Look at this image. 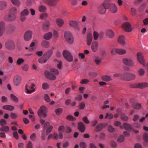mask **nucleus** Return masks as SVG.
Returning a JSON list of instances; mask_svg holds the SVG:
<instances>
[{"label":"nucleus","instance_id":"nucleus-1","mask_svg":"<svg viewBox=\"0 0 148 148\" xmlns=\"http://www.w3.org/2000/svg\"><path fill=\"white\" fill-rule=\"evenodd\" d=\"M59 73L57 69L53 68L50 69V72L45 71V75L47 78L51 80H54L56 78V75H58Z\"/></svg>","mask_w":148,"mask_h":148},{"label":"nucleus","instance_id":"nucleus-2","mask_svg":"<svg viewBox=\"0 0 148 148\" xmlns=\"http://www.w3.org/2000/svg\"><path fill=\"white\" fill-rule=\"evenodd\" d=\"M136 77V76L135 74L126 72L123 73L122 79L125 81H130L135 79Z\"/></svg>","mask_w":148,"mask_h":148},{"label":"nucleus","instance_id":"nucleus-3","mask_svg":"<svg viewBox=\"0 0 148 148\" xmlns=\"http://www.w3.org/2000/svg\"><path fill=\"white\" fill-rule=\"evenodd\" d=\"M27 92L28 94H31L35 92L37 89L35 85L31 81H29L25 86Z\"/></svg>","mask_w":148,"mask_h":148},{"label":"nucleus","instance_id":"nucleus-4","mask_svg":"<svg viewBox=\"0 0 148 148\" xmlns=\"http://www.w3.org/2000/svg\"><path fill=\"white\" fill-rule=\"evenodd\" d=\"M64 37L66 41L69 44H71L74 42V38L71 33L68 31L65 32L64 34Z\"/></svg>","mask_w":148,"mask_h":148},{"label":"nucleus","instance_id":"nucleus-5","mask_svg":"<svg viewBox=\"0 0 148 148\" xmlns=\"http://www.w3.org/2000/svg\"><path fill=\"white\" fill-rule=\"evenodd\" d=\"M63 54L65 59L69 62H71L73 61V57L71 53L67 50H64L63 52Z\"/></svg>","mask_w":148,"mask_h":148},{"label":"nucleus","instance_id":"nucleus-6","mask_svg":"<svg viewBox=\"0 0 148 148\" xmlns=\"http://www.w3.org/2000/svg\"><path fill=\"white\" fill-rule=\"evenodd\" d=\"M47 112V108L44 106H42L39 110L38 114L40 117H45L47 116L46 113Z\"/></svg>","mask_w":148,"mask_h":148},{"label":"nucleus","instance_id":"nucleus-7","mask_svg":"<svg viewBox=\"0 0 148 148\" xmlns=\"http://www.w3.org/2000/svg\"><path fill=\"white\" fill-rule=\"evenodd\" d=\"M126 50L121 48H114L112 49L111 51V54L112 55H114L116 53L120 55H123L126 53Z\"/></svg>","mask_w":148,"mask_h":148},{"label":"nucleus","instance_id":"nucleus-8","mask_svg":"<svg viewBox=\"0 0 148 148\" xmlns=\"http://www.w3.org/2000/svg\"><path fill=\"white\" fill-rule=\"evenodd\" d=\"M137 56L139 62L144 66H145V61L142 53L139 52H138L137 53Z\"/></svg>","mask_w":148,"mask_h":148},{"label":"nucleus","instance_id":"nucleus-9","mask_svg":"<svg viewBox=\"0 0 148 148\" xmlns=\"http://www.w3.org/2000/svg\"><path fill=\"white\" fill-rule=\"evenodd\" d=\"M123 61L125 64L131 67H133L135 65V63L130 58H124L123 59Z\"/></svg>","mask_w":148,"mask_h":148},{"label":"nucleus","instance_id":"nucleus-10","mask_svg":"<svg viewBox=\"0 0 148 148\" xmlns=\"http://www.w3.org/2000/svg\"><path fill=\"white\" fill-rule=\"evenodd\" d=\"M123 27L124 30L127 32H131L132 29L130 24L128 22L124 23Z\"/></svg>","mask_w":148,"mask_h":148},{"label":"nucleus","instance_id":"nucleus-11","mask_svg":"<svg viewBox=\"0 0 148 148\" xmlns=\"http://www.w3.org/2000/svg\"><path fill=\"white\" fill-rule=\"evenodd\" d=\"M47 128L46 131V135H47L49 134L51 131L53 127L51 125H49V123L48 122H46L44 126V130H45V129Z\"/></svg>","mask_w":148,"mask_h":148},{"label":"nucleus","instance_id":"nucleus-12","mask_svg":"<svg viewBox=\"0 0 148 148\" xmlns=\"http://www.w3.org/2000/svg\"><path fill=\"white\" fill-rule=\"evenodd\" d=\"M32 36V32L29 30L27 31L24 34V40L26 41H29L31 38Z\"/></svg>","mask_w":148,"mask_h":148},{"label":"nucleus","instance_id":"nucleus-13","mask_svg":"<svg viewBox=\"0 0 148 148\" xmlns=\"http://www.w3.org/2000/svg\"><path fill=\"white\" fill-rule=\"evenodd\" d=\"M21 77L18 75H15L14 79V82L15 86H18L20 84L21 81Z\"/></svg>","mask_w":148,"mask_h":148},{"label":"nucleus","instance_id":"nucleus-14","mask_svg":"<svg viewBox=\"0 0 148 148\" xmlns=\"http://www.w3.org/2000/svg\"><path fill=\"white\" fill-rule=\"evenodd\" d=\"M78 129L81 133L84 132L86 129V127L84 124L82 122H79L78 124Z\"/></svg>","mask_w":148,"mask_h":148},{"label":"nucleus","instance_id":"nucleus-15","mask_svg":"<svg viewBox=\"0 0 148 148\" xmlns=\"http://www.w3.org/2000/svg\"><path fill=\"white\" fill-rule=\"evenodd\" d=\"M118 42L123 46L125 45V37L123 35L119 36L118 38Z\"/></svg>","mask_w":148,"mask_h":148},{"label":"nucleus","instance_id":"nucleus-16","mask_svg":"<svg viewBox=\"0 0 148 148\" xmlns=\"http://www.w3.org/2000/svg\"><path fill=\"white\" fill-rule=\"evenodd\" d=\"M38 44V41L37 40H35L32 42L30 45V47L28 49V51H33L36 49L35 47Z\"/></svg>","mask_w":148,"mask_h":148},{"label":"nucleus","instance_id":"nucleus-17","mask_svg":"<svg viewBox=\"0 0 148 148\" xmlns=\"http://www.w3.org/2000/svg\"><path fill=\"white\" fill-rule=\"evenodd\" d=\"M56 23L59 27H62L64 24V20L60 18H58L56 20Z\"/></svg>","mask_w":148,"mask_h":148},{"label":"nucleus","instance_id":"nucleus-18","mask_svg":"<svg viewBox=\"0 0 148 148\" xmlns=\"http://www.w3.org/2000/svg\"><path fill=\"white\" fill-rule=\"evenodd\" d=\"M106 35L108 37L111 38L114 37V34L113 31L112 30L108 29L106 32Z\"/></svg>","mask_w":148,"mask_h":148},{"label":"nucleus","instance_id":"nucleus-19","mask_svg":"<svg viewBox=\"0 0 148 148\" xmlns=\"http://www.w3.org/2000/svg\"><path fill=\"white\" fill-rule=\"evenodd\" d=\"M98 48V43L96 41L93 42L91 45V49L92 51L94 52H95L97 50Z\"/></svg>","mask_w":148,"mask_h":148},{"label":"nucleus","instance_id":"nucleus-20","mask_svg":"<svg viewBox=\"0 0 148 148\" xmlns=\"http://www.w3.org/2000/svg\"><path fill=\"white\" fill-rule=\"evenodd\" d=\"M53 53V51L51 49H49L43 55L48 60L51 57Z\"/></svg>","mask_w":148,"mask_h":148},{"label":"nucleus","instance_id":"nucleus-21","mask_svg":"<svg viewBox=\"0 0 148 148\" xmlns=\"http://www.w3.org/2000/svg\"><path fill=\"white\" fill-rule=\"evenodd\" d=\"M105 124L101 123L98 124L96 126L95 131L96 132H99L101 131L103 128L105 127Z\"/></svg>","mask_w":148,"mask_h":148},{"label":"nucleus","instance_id":"nucleus-22","mask_svg":"<svg viewBox=\"0 0 148 148\" xmlns=\"http://www.w3.org/2000/svg\"><path fill=\"white\" fill-rule=\"evenodd\" d=\"M92 39V35L91 33H88L87 35V44L88 45H91Z\"/></svg>","mask_w":148,"mask_h":148},{"label":"nucleus","instance_id":"nucleus-23","mask_svg":"<svg viewBox=\"0 0 148 148\" xmlns=\"http://www.w3.org/2000/svg\"><path fill=\"white\" fill-rule=\"evenodd\" d=\"M50 22L49 21H46L42 25L43 29L46 31L48 30L50 25Z\"/></svg>","mask_w":148,"mask_h":148},{"label":"nucleus","instance_id":"nucleus-24","mask_svg":"<svg viewBox=\"0 0 148 148\" xmlns=\"http://www.w3.org/2000/svg\"><path fill=\"white\" fill-rule=\"evenodd\" d=\"M52 34L51 32H49L45 34L43 36V38L47 40L50 39L52 37Z\"/></svg>","mask_w":148,"mask_h":148},{"label":"nucleus","instance_id":"nucleus-25","mask_svg":"<svg viewBox=\"0 0 148 148\" xmlns=\"http://www.w3.org/2000/svg\"><path fill=\"white\" fill-rule=\"evenodd\" d=\"M111 4L110 3L109 0H106L102 5H103L105 9L106 10L109 8L110 9Z\"/></svg>","mask_w":148,"mask_h":148},{"label":"nucleus","instance_id":"nucleus-26","mask_svg":"<svg viewBox=\"0 0 148 148\" xmlns=\"http://www.w3.org/2000/svg\"><path fill=\"white\" fill-rule=\"evenodd\" d=\"M110 11L113 13H115L117 12V8L116 5L112 3L111 5V7L110 9Z\"/></svg>","mask_w":148,"mask_h":148},{"label":"nucleus","instance_id":"nucleus-27","mask_svg":"<svg viewBox=\"0 0 148 148\" xmlns=\"http://www.w3.org/2000/svg\"><path fill=\"white\" fill-rule=\"evenodd\" d=\"M106 10L103 5H102L99 7L98 12L101 14H104L106 12Z\"/></svg>","mask_w":148,"mask_h":148},{"label":"nucleus","instance_id":"nucleus-28","mask_svg":"<svg viewBox=\"0 0 148 148\" xmlns=\"http://www.w3.org/2000/svg\"><path fill=\"white\" fill-rule=\"evenodd\" d=\"M69 25L74 28H76L77 27V23L76 21H70L69 22Z\"/></svg>","mask_w":148,"mask_h":148},{"label":"nucleus","instance_id":"nucleus-29","mask_svg":"<svg viewBox=\"0 0 148 148\" xmlns=\"http://www.w3.org/2000/svg\"><path fill=\"white\" fill-rule=\"evenodd\" d=\"M102 79L105 82H109L112 80L111 77L109 75H105L101 77Z\"/></svg>","mask_w":148,"mask_h":148},{"label":"nucleus","instance_id":"nucleus-30","mask_svg":"<svg viewBox=\"0 0 148 148\" xmlns=\"http://www.w3.org/2000/svg\"><path fill=\"white\" fill-rule=\"evenodd\" d=\"M7 5V3L3 1H0V9L2 10L4 9Z\"/></svg>","mask_w":148,"mask_h":148},{"label":"nucleus","instance_id":"nucleus-31","mask_svg":"<svg viewBox=\"0 0 148 148\" xmlns=\"http://www.w3.org/2000/svg\"><path fill=\"white\" fill-rule=\"evenodd\" d=\"M38 10L40 12H44L47 10V7L43 5H40L38 8Z\"/></svg>","mask_w":148,"mask_h":148},{"label":"nucleus","instance_id":"nucleus-32","mask_svg":"<svg viewBox=\"0 0 148 148\" xmlns=\"http://www.w3.org/2000/svg\"><path fill=\"white\" fill-rule=\"evenodd\" d=\"M4 29V23L3 22H0V36H1L2 35Z\"/></svg>","mask_w":148,"mask_h":148},{"label":"nucleus","instance_id":"nucleus-33","mask_svg":"<svg viewBox=\"0 0 148 148\" xmlns=\"http://www.w3.org/2000/svg\"><path fill=\"white\" fill-rule=\"evenodd\" d=\"M94 60L96 64L97 65H99L102 62L101 59V58L97 56H96L95 57V58L94 59Z\"/></svg>","mask_w":148,"mask_h":148},{"label":"nucleus","instance_id":"nucleus-34","mask_svg":"<svg viewBox=\"0 0 148 148\" xmlns=\"http://www.w3.org/2000/svg\"><path fill=\"white\" fill-rule=\"evenodd\" d=\"M145 70L142 68L138 69V75L140 76H143L145 73Z\"/></svg>","mask_w":148,"mask_h":148},{"label":"nucleus","instance_id":"nucleus-35","mask_svg":"<svg viewBox=\"0 0 148 148\" xmlns=\"http://www.w3.org/2000/svg\"><path fill=\"white\" fill-rule=\"evenodd\" d=\"M11 99L15 103H17L18 101V99L17 97L13 94H11L10 95Z\"/></svg>","mask_w":148,"mask_h":148},{"label":"nucleus","instance_id":"nucleus-36","mask_svg":"<svg viewBox=\"0 0 148 148\" xmlns=\"http://www.w3.org/2000/svg\"><path fill=\"white\" fill-rule=\"evenodd\" d=\"M143 139L145 142L144 145L145 146H146L147 145L148 142V134L147 133H145L143 135Z\"/></svg>","mask_w":148,"mask_h":148},{"label":"nucleus","instance_id":"nucleus-37","mask_svg":"<svg viewBox=\"0 0 148 148\" xmlns=\"http://www.w3.org/2000/svg\"><path fill=\"white\" fill-rule=\"evenodd\" d=\"M48 60L43 55V56L40 58L38 60V61L40 63H45Z\"/></svg>","mask_w":148,"mask_h":148},{"label":"nucleus","instance_id":"nucleus-38","mask_svg":"<svg viewBox=\"0 0 148 148\" xmlns=\"http://www.w3.org/2000/svg\"><path fill=\"white\" fill-rule=\"evenodd\" d=\"M41 45L42 46L45 48H47L49 46V42L45 40H43L41 43Z\"/></svg>","mask_w":148,"mask_h":148},{"label":"nucleus","instance_id":"nucleus-39","mask_svg":"<svg viewBox=\"0 0 148 148\" xmlns=\"http://www.w3.org/2000/svg\"><path fill=\"white\" fill-rule=\"evenodd\" d=\"M123 126L126 130L128 131H130L132 129L131 125L126 123L123 124Z\"/></svg>","mask_w":148,"mask_h":148},{"label":"nucleus","instance_id":"nucleus-40","mask_svg":"<svg viewBox=\"0 0 148 148\" xmlns=\"http://www.w3.org/2000/svg\"><path fill=\"white\" fill-rule=\"evenodd\" d=\"M132 107L135 109L139 110L140 109L141 107V104L140 103H136L133 104Z\"/></svg>","mask_w":148,"mask_h":148},{"label":"nucleus","instance_id":"nucleus-41","mask_svg":"<svg viewBox=\"0 0 148 148\" xmlns=\"http://www.w3.org/2000/svg\"><path fill=\"white\" fill-rule=\"evenodd\" d=\"M29 11L27 9H24L20 13V14H22L25 16H27L29 14Z\"/></svg>","mask_w":148,"mask_h":148},{"label":"nucleus","instance_id":"nucleus-42","mask_svg":"<svg viewBox=\"0 0 148 148\" xmlns=\"http://www.w3.org/2000/svg\"><path fill=\"white\" fill-rule=\"evenodd\" d=\"M11 1L13 4L18 6H19L21 3L19 0H11Z\"/></svg>","mask_w":148,"mask_h":148},{"label":"nucleus","instance_id":"nucleus-43","mask_svg":"<svg viewBox=\"0 0 148 148\" xmlns=\"http://www.w3.org/2000/svg\"><path fill=\"white\" fill-rule=\"evenodd\" d=\"M139 88H143L148 87V83H139Z\"/></svg>","mask_w":148,"mask_h":148},{"label":"nucleus","instance_id":"nucleus-44","mask_svg":"<svg viewBox=\"0 0 148 148\" xmlns=\"http://www.w3.org/2000/svg\"><path fill=\"white\" fill-rule=\"evenodd\" d=\"M15 48V45L13 41L10 40V50L14 49Z\"/></svg>","mask_w":148,"mask_h":148},{"label":"nucleus","instance_id":"nucleus-45","mask_svg":"<svg viewBox=\"0 0 148 148\" xmlns=\"http://www.w3.org/2000/svg\"><path fill=\"white\" fill-rule=\"evenodd\" d=\"M53 34V39L55 40H56L58 36V33L56 30H54Z\"/></svg>","mask_w":148,"mask_h":148},{"label":"nucleus","instance_id":"nucleus-46","mask_svg":"<svg viewBox=\"0 0 148 148\" xmlns=\"http://www.w3.org/2000/svg\"><path fill=\"white\" fill-rule=\"evenodd\" d=\"M56 114L58 115H60L62 112V109L61 108H58L55 111Z\"/></svg>","mask_w":148,"mask_h":148},{"label":"nucleus","instance_id":"nucleus-47","mask_svg":"<svg viewBox=\"0 0 148 148\" xmlns=\"http://www.w3.org/2000/svg\"><path fill=\"white\" fill-rule=\"evenodd\" d=\"M9 130V128L7 126H4L1 127L0 129V131L2 132H8Z\"/></svg>","mask_w":148,"mask_h":148},{"label":"nucleus","instance_id":"nucleus-48","mask_svg":"<svg viewBox=\"0 0 148 148\" xmlns=\"http://www.w3.org/2000/svg\"><path fill=\"white\" fill-rule=\"evenodd\" d=\"M121 118L124 121H127L129 119L128 116L125 114H121Z\"/></svg>","mask_w":148,"mask_h":148},{"label":"nucleus","instance_id":"nucleus-49","mask_svg":"<svg viewBox=\"0 0 148 148\" xmlns=\"http://www.w3.org/2000/svg\"><path fill=\"white\" fill-rule=\"evenodd\" d=\"M124 137L123 135H121L117 139V141L119 143H121L124 141Z\"/></svg>","mask_w":148,"mask_h":148},{"label":"nucleus","instance_id":"nucleus-50","mask_svg":"<svg viewBox=\"0 0 148 148\" xmlns=\"http://www.w3.org/2000/svg\"><path fill=\"white\" fill-rule=\"evenodd\" d=\"M108 130L110 133H112L115 131V129L111 125H109L108 126Z\"/></svg>","mask_w":148,"mask_h":148},{"label":"nucleus","instance_id":"nucleus-51","mask_svg":"<svg viewBox=\"0 0 148 148\" xmlns=\"http://www.w3.org/2000/svg\"><path fill=\"white\" fill-rule=\"evenodd\" d=\"M16 15L14 13H10V21H14L16 18Z\"/></svg>","mask_w":148,"mask_h":148},{"label":"nucleus","instance_id":"nucleus-52","mask_svg":"<svg viewBox=\"0 0 148 148\" xmlns=\"http://www.w3.org/2000/svg\"><path fill=\"white\" fill-rule=\"evenodd\" d=\"M67 120L70 121H74L76 119V118L71 115H68L66 117Z\"/></svg>","mask_w":148,"mask_h":148},{"label":"nucleus","instance_id":"nucleus-53","mask_svg":"<svg viewBox=\"0 0 148 148\" xmlns=\"http://www.w3.org/2000/svg\"><path fill=\"white\" fill-rule=\"evenodd\" d=\"M82 120L86 124H88L90 123V121L87 117L86 116H84L82 118Z\"/></svg>","mask_w":148,"mask_h":148},{"label":"nucleus","instance_id":"nucleus-54","mask_svg":"<svg viewBox=\"0 0 148 148\" xmlns=\"http://www.w3.org/2000/svg\"><path fill=\"white\" fill-rule=\"evenodd\" d=\"M7 122L6 120L4 119H1L0 121V125L1 126H3L6 125L7 124Z\"/></svg>","mask_w":148,"mask_h":148},{"label":"nucleus","instance_id":"nucleus-55","mask_svg":"<svg viewBox=\"0 0 148 148\" xmlns=\"http://www.w3.org/2000/svg\"><path fill=\"white\" fill-rule=\"evenodd\" d=\"M113 116L112 114H109L108 113H107L105 117V118L107 119L108 118L109 119H112L113 118Z\"/></svg>","mask_w":148,"mask_h":148},{"label":"nucleus","instance_id":"nucleus-56","mask_svg":"<svg viewBox=\"0 0 148 148\" xmlns=\"http://www.w3.org/2000/svg\"><path fill=\"white\" fill-rule=\"evenodd\" d=\"M17 12V10L16 8L15 7H13L12 8H11L10 10V14H12V13H14L15 14Z\"/></svg>","mask_w":148,"mask_h":148},{"label":"nucleus","instance_id":"nucleus-57","mask_svg":"<svg viewBox=\"0 0 148 148\" xmlns=\"http://www.w3.org/2000/svg\"><path fill=\"white\" fill-rule=\"evenodd\" d=\"M44 100L47 102H49L50 101V98L47 94H45L44 96Z\"/></svg>","mask_w":148,"mask_h":148},{"label":"nucleus","instance_id":"nucleus-58","mask_svg":"<svg viewBox=\"0 0 148 148\" xmlns=\"http://www.w3.org/2000/svg\"><path fill=\"white\" fill-rule=\"evenodd\" d=\"M79 146L80 148H86V145L84 142H82L80 143Z\"/></svg>","mask_w":148,"mask_h":148},{"label":"nucleus","instance_id":"nucleus-59","mask_svg":"<svg viewBox=\"0 0 148 148\" xmlns=\"http://www.w3.org/2000/svg\"><path fill=\"white\" fill-rule=\"evenodd\" d=\"M36 138V135L35 133H33L30 136V139L33 141H34Z\"/></svg>","mask_w":148,"mask_h":148},{"label":"nucleus","instance_id":"nucleus-60","mask_svg":"<svg viewBox=\"0 0 148 148\" xmlns=\"http://www.w3.org/2000/svg\"><path fill=\"white\" fill-rule=\"evenodd\" d=\"M99 34L96 31H94L93 33L94 39L95 40H97L99 37Z\"/></svg>","mask_w":148,"mask_h":148},{"label":"nucleus","instance_id":"nucleus-61","mask_svg":"<svg viewBox=\"0 0 148 148\" xmlns=\"http://www.w3.org/2000/svg\"><path fill=\"white\" fill-rule=\"evenodd\" d=\"M89 82V80L87 79H84L81 80L80 84H85L88 83Z\"/></svg>","mask_w":148,"mask_h":148},{"label":"nucleus","instance_id":"nucleus-62","mask_svg":"<svg viewBox=\"0 0 148 148\" xmlns=\"http://www.w3.org/2000/svg\"><path fill=\"white\" fill-rule=\"evenodd\" d=\"M26 18V16L22 14H20V19L21 22H24L25 21Z\"/></svg>","mask_w":148,"mask_h":148},{"label":"nucleus","instance_id":"nucleus-63","mask_svg":"<svg viewBox=\"0 0 148 148\" xmlns=\"http://www.w3.org/2000/svg\"><path fill=\"white\" fill-rule=\"evenodd\" d=\"M71 3L73 6H74L77 5L78 3L77 0H71Z\"/></svg>","mask_w":148,"mask_h":148},{"label":"nucleus","instance_id":"nucleus-64","mask_svg":"<svg viewBox=\"0 0 148 148\" xmlns=\"http://www.w3.org/2000/svg\"><path fill=\"white\" fill-rule=\"evenodd\" d=\"M27 148H33V144L31 141H30L28 143Z\"/></svg>","mask_w":148,"mask_h":148}]
</instances>
